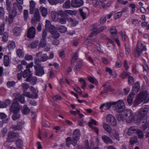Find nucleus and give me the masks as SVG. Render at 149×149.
Wrapping results in <instances>:
<instances>
[{"mask_svg": "<svg viewBox=\"0 0 149 149\" xmlns=\"http://www.w3.org/2000/svg\"><path fill=\"white\" fill-rule=\"evenodd\" d=\"M15 98L13 100L14 102L10 109V111L14 113L12 116V118L14 120H17L20 117V115L18 113L21 107L16 102L17 100H19L22 104L25 102L24 98L23 95H20L19 93H17L15 94Z\"/></svg>", "mask_w": 149, "mask_h": 149, "instance_id": "nucleus-1", "label": "nucleus"}, {"mask_svg": "<svg viewBox=\"0 0 149 149\" xmlns=\"http://www.w3.org/2000/svg\"><path fill=\"white\" fill-rule=\"evenodd\" d=\"M45 27L46 29L51 34L54 38H59L60 36L59 34L56 31H55V26L51 24L49 20H46Z\"/></svg>", "mask_w": 149, "mask_h": 149, "instance_id": "nucleus-2", "label": "nucleus"}, {"mask_svg": "<svg viewBox=\"0 0 149 149\" xmlns=\"http://www.w3.org/2000/svg\"><path fill=\"white\" fill-rule=\"evenodd\" d=\"M73 136L72 139L71 140L70 137H68L66 139V142L67 145H69L71 143L74 146L76 144L80 136V131L79 130L76 129L73 132Z\"/></svg>", "mask_w": 149, "mask_h": 149, "instance_id": "nucleus-3", "label": "nucleus"}, {"mask_svg": "<svg viewBox=\"0 0 149 149\" xmlns=\"http://www.w3.org/2000/svg\"><path fill=\"white\" fill-rule=\"evenodd\" d=\"M143 100H144L146 102L149 101V93L147 94L146 92H144L141 93L138 96L135 102L138 104H139Z\"/></svg>", "mask_w": 149, "mask_h": 149, "instance_id": "nucleus-4", "label": "nucleus"}, {"mask_svg": "<svg viewBox=\"0 0 149 149\" xmlns=\"http://www.w3.org/2000/svg\"><path fill=\"white\" fill-rule=\"evenodd\" d=\"M32 74L30 71L29 69H26L23 73V77L25 78L27 76L28 77L26 78V81H27L31 82L33 84H34L37 79L35 77H33L32 76Z\"/></svg>", "mask_w": 149, "mask_h": 149, "instance_id": "nucleus-5", "label": "nucleus"}, {"mask_svg": "<svg viewBox=\"0 0 149 149\" xmlns=\"http://www.w3.org/2000/svg\"><path fill=\"white\" fill-rule=\"evenodd\" d=\"M39 60H35V63L37 64L34 66L36 70L35 74L37 76H41L44 74V72L43 69V67L39 63Z\"/></svg>", "mask_w": 149, "mask_h": 149, "instance_id": "nucleus-6", "label": "nucleus"}, {"mask_svg": "<svg viewBox=\"0 0 149 149\" xmlns=\"http://www.w3.org/2000/svg\"><path fill=\"white\" fill-rule=\"evenodd\" d=\"M112 104L114 105L116 111L118 112L123 111L125 108V104L122 100H119L117 102H113Z\"/></svg>", "mask_w": 149, "mask_h": 149, "instance_id": "nucleus-7", "label": "nucleus"}, {"mask_svg": "<svg viewBox=\"0 0 149 149\" xmlns=\"http://www.w3.org/2000/svg\"><path fill=\"white\" fill-rule=\"evenodd\" d=\"M146 49V47H143V44L142 42L140 41L138 42L137 46L135 52V56L138 57L142 53L143 50Z\"/></svg>", "mask_w": 149, "mask_h": 149, "instance_id": "nucleus-8", "label": "nucleus"}, {"mask_svg": "<svg viewBox=\"0 0 149 149\" xmlns=\"http://www.w3.org/2000/svg\"><path fill=\"white\" fill-rule=\"evenodd\" d=\"M149 109V106L148 105H146L145 107H143L140 110L139 114L142 116V118L140 119V122H143V118H144L146 119V114L147 112L148 111Z\"/></svg>", "mask_w": 149, "mask_h": 149, "instance_id": "nucleus-9", "label": "nucleus"}, {"mask_svg": "<svg viewBox=\"0 0 149 149\" xmlns=\"http://www.w3.org/2000/svg\"><path fill=\"white\" fill-rule=\"evenodd\" d=\"M31 88L32 91H33V93L31 95H30L29 92L24 91V95L30 98H36L38 97L37 95L38 91L37 89H34L33 87H31Z\"/></svg>", "mask_w": 149, "mask_h": 149, "instance_id": "nucleus-10", "label": "nucleus"}, {"mask_svg": "<svg viewBox=\"0 0 149 149\" xmlns=\"http://www.w3.org/2000/svg\"><path fill=\"white\" fill-rule=\"evenodd\" d=\"M110 32L111 33V37L113 39H114L118 45L119 46H120V43L119 40L118 38H116L114 36L117 34V31L116 28L115 27H113L110 29Z\"/></svg>", "mask_w": 149, "mask_h": 149, "instance_id": "nucleus-11", "label": "nucleus"}, {"mask_svg": "<svg viewBox=\"0 0 149 149\" xmlns=\"http://www.w3.org/2000/svg\"><path fill=\"white\" fill-rule=\"evenodd\" d=\"M124 113L125 114V119L127 121L128 123L131 122L133 120V116L132 113L131 111L130 110H128L125 111Z\"/></svg>", "mask_w": 149, "mask_h": 149, "instance_id": "nucleus-12", "label": "nucleus"}, {"mask_svg": "<svg viewBox=\"0 0 149 149\" xmlns=\"http://www.w3.org/2000/svg\"><path fill=\"white\" fill-rule=\"evenodd\" d=\"M106 120L107 122L112 125H115L117 124L115 118L111 115H107L106 117Z\"/></svg>", "mask_w": 149, "mask_h": 149, "instance_id": "nucleus-13", "label": "nucleus"}, {"mask_svg": "<svg viewBox=\"0 0 149 149\" xmlns=\"http://www.w3.org/2000/svg\"><path fill=\"white\" fill-rule=\"evenodd\" d=\"M83 3V0H72L71 1V6L74 8L79 7L82 6Z\"/></svg>", "mask_w": 149, "mask_h": 149, "instance_id": "nucleus-14", "label": "nucleus"}, {"mask_svg": "<svg viewBox=\"0 0 149 149\" xmlns=\"http://www.w3.org/2000/svg\"><path fill=\"white\" fill-rule=\"evenodd\" d=\"M40 47H44L45 51H49L50 49V45L49 44L46 45L45 39H41L40 43Z\"/></svg>", "mask_w": 149, "mask_h": 149, "instance_id": "nucleus-15", "label": "nucleus"}, {"mask_svg": "<svg viewBox=\"0 0 149 149\" xmlns=\"http://www.w3.org/2000/svg\"><path fill=\"white\" fill-rule=\"evenodd\" d=\"M17 137L16 134L13 132L9 133L7 141L8 142H12L16 141Z\"/></svg>", "mask_w": 149, "mask_h": 149, "instance_id": "nucleus-16", "label": "nucleus"}, {"mask_svg": "<svg viewBox=\"0 0 149 149\" xmlns=\"http://www.w3.org/2000/svg\"><path fill=\"white\" fill-rule=\"evenodd\" d=\"M36 33V29L33 27L29 28L28 30L27 36L30 38H33L35 36Z\"/></svg>", "mask_w": 149, "mask_h": 149, "instance_id": "nucleus-17", "label": "nucleus"}, {"mask_svg": "<svg viewBox=\"0 0 149 149\" xmlns=\"http://www.w3.org/2000/svg\"><path fill=\"white\" fill-rule=\"evenodd\" d=\"M8 22L10 24L13 21V18L16 16L17 13L16 10H14L13 12H9Z\"/></svg>", "mask_w": 149, "mask_h": 149, "instance_id": "nucleus-18", "label": "nucleus"}, {"mask_svg": "<svg viewBox=\"0 0 149 149\" xmlns=\"http://www.w3.org/2000/svg\"><path fill=\"white\" fill-rule=\"evenodd\" d=\"M34 18L32 19V23H33L34 22H39L40 20V17L39 12L38 9H36L35 10L34 14Z\"/></svg>", "mask_w": 149, "mask_h": 149, "instance_id": "nucleus-19", "label": "nucleus"}, {"mask_svg": "<svg viewBox=\"0 0 149 149\" xmlns=\"http://www.w3.org/2000/svg\"><path fill=\"white\" fill-rule=\"evenodd\" d=\"M106 28V27L105 26H103L101 27L100 28V30H98L96 28L92 29V32L90 34V37H92L93 35H95L96 34L98 33L100 31H102L103 30L105 29Z\"/></svg>", "mask_w": 149, "mask_h": 149, "instance_id": "nucleus-20", "label": "nucleus"}, {"mask_svg": "<svg viewBox=\"0 0 149 149\" xmlns=\"http://www.w3.org/2000/svg\"><path fill=\"white\" fill-rule=\"evenodd\" d=\"M92 124H93L95 125H97V122L95 120L93 119H91L88 123L90 127L94 128L95 131L97 133L98 132V129L95 127H93Z\"/></svg>", "mask_w": 149, "mask_h": 149, "instance_id": "nucleus-21", "label": "nucleus"}, {"mask_svg": "<svg viewBox=\"0 0 149 149\" xmlns=\"http://www.w3.org/2000/svg\"><path fill=\"white\" fill-rule=\"evenodd\" d=\"M107 46L108 49L111 50H113L115 48V45L113 41L109 40L107 43Z\"/></svg>", "mask_w": 149, "mask_h": 149, "instance_id": "nucleus-22", "label": "nucleus"}, {"mask_svg": "<svg viewBox=\"0 0 149 149\" xmlns=\"http://www.w3.org/2000/svg\"><path fill=\"white\" fill-rule=\"evenodd\" d=\"M16 45L15 42L13 41L9 42L8 44L7 47L9 51H12L15 49Z\"/></svg>", "mask_w": 149, "mask_h": 149, "instance_id": "nucleus-23", "label": "nucleus"}, {"mask_svg": "<svg viewBox=\"0 0 149 149\" xmlns=\"http://www.w3.org/2000/svg\"><path fill=\"white\" fill-rule=\"evenodd\" d=\"M140 88V85L138 83H136L133 86V88L132 92V94L133 95H135L138 91Z\"/></svg>", "mask_w": 149, "mask_h": 149, "instance_id": "nucleus-24", "label": "nucleus"}, {"mask_svg": "<svg viewBox=\"0 0 149 149\" xmlns=\"http://www.w3.org/2000/svg\"><path fill=\"white\" fill-rule=\"evenodd\" d=\"M38 57H40V61H44L47 60L48 58L47 55L46 54H41L40 53H38L37 55Z\"/></svg>", "mask_w": 149, "mask_h": 149, "instance_id": "nucleus-25", "label": "nucleus"}, {"mask_svg": "<svg viewBox=\"0 0 149 149\" xmlns=\"http://www.w3.org/2000/svg\"><path fill=\"white\" fill-rule=\"evenodd\" d=\"M36 4V3L34 1L31 0L30 1V13L31 14H32L33 13Z\"/></svg>", "mask_w": 149, "mask_h": 149, "instance_id": "nucleus-26", "label": "nucleus"}, {"mask_svg": "<svg viewBox=\"0 0 149 149\" xmlns=\"http://www.w3.org/2000/svg\"><path fill=\"white\" fill-rule=\"evenodd\" d=\"M51 18L53 20L54 22L57 21L58 19V14L57 13L54 11H52L51 12Z\"/></svg>", "mask_w": 149, "mask_h": 149, "instance_id": "nucleus-27", "label": "nucleus"}, {"mask_svg": "<svg viewBox=\"0 0 149 149\" xmlns=\"http://www.w3.org/2000/svg\"><path fill=\"white\" fill-rule=\"evenodd\" d=\"M57 30L61 33H65L67 31V28L64 26H56Z\"/></svg>", "mask_w": 149, "mask_h": 149, "instance_id": "nucleus-28", "label": "nucleus"}, {"mask_svg": "<svg viewBox=\"0 0 149 149\" xmlns=\"http://www.w3.org/2000/svg\"><path fill=\"white\" fill-rule=\"evenodd\" d=\"M16 54L20 58H23L24 56V52L22 49H18L16 50Z\"/></svg>", "mask_w": 149, "mask_h": 149, "instance_id": "nucleus-29", "label": "nucleus"}, {"mask_svg": "<svg viewBox=\"0 0 149 149\" xmlns=\"http://www.w3.org/2000/svg\"><path fill=\"white\" fill-rule=\"evenodd\" d=\"M68 21L72 26H75L77 24L78 22L74 19L71 18L68 19Z\"/></svg>", "mask_w": 149, "mask_h": 149, "instance_id": "nucleus-30", "label": "nucleus"}, {"mask_svg": "<svg viewBox=\"0 0 149 149\" xmlns=\"http://www.w3.org/2000/svg\"><path fill=\"white\" fill-rule=\"evenodd\" d=\"M13 32L15 35L18 36L20 34L21 32V29L19 28L16 27L13 29Z\"/></svg>", "mask_w": 149, "mask_h": 149, "instance_id": "nucleus-31", "label": "nucleus"}, {"mask_svg": "<svg viewBox=\"0 0 149 149\" xmlns=\"http://www.w3.org/2000/svg\"><path fill=\"white\" fill-rule=\"evenodd\" d=\"M102 127L104 129L108 132L109 133H113L112 131H111L110 127L107 124L105 123H103Z\"/></svg>", "mask_w": 149, "mask_h": 149, "instance_id": "nucleus-32", "label": "nucleus"}, {"mask_svg": "<svg viewBox=\"0 0 149 149\" xmlns=\"http://www.w3.org/2000/svg\"><path fill=\"white\" fill-rule=\"evenodd\" d=\"M111 107V105L109 103H107L102 104L100 107V110L103 109L104 110L109 109Z\"/></svg>", "mask_w": 149, "mask_h": 149, "instance_id": "nucleus-33", "label": "nucleus"}, {"mask_svg": "<svg viewBox=\"0 0 149 149\" xmlns=\"http://www.w3.org/2000/svg\"><path fill=\"white\" fill-rule=\"evenodd\" d=\"M40 9L42 16L44 17H46L47 14V9L42 7H41Z\"/></svg>", "mask_w": 149, "mask_h": 149, "instance_id": "nucleus-34", "label": "nucleus"}, {"mask_svg": "<svg viewBox=\"0 0 149 149\" xmlns=\"http://www.w3.org/2000/svg\"><path fill=\"white\" fill-rule=\"evenodd\" d=\"M131 75L132 74L128 72L127 73V75L128 78L129 84L130 85H132L134 83V78Z\"/></svg>", "mask_w": 149, "mask_h": 149, "instance_id": "nucleus-35", "label": "nucleus"}, {"mask_svg": "<svg viewBox=\"0 0 149 149\" xmlns=\"http://www.w3.org/2000/svg\"><path fill=\"white\" fill-rule=\"evenodd\" d=\"M102 139L103 141L106 143H112L111 139L106 135L103 136H102Z\"/></svg>", "mask_w": 149, "mask_h": 149, "instance_id": "nucleus-36", "label": "nucleus"}, {"mask_svg": "<svg viewBox=\"0 0 149 149\" xmlns=\"http://www.w3.org/2000/svg\"><path fill=\"white\" fill-rule=\"evenodd\" d=\"M95 41V39H87L85 42V44L87 45L91 46L93 44L94 42Z\"/></svg>", "mask_w": 149, "mask_h": 149, "instance_id": "nucleus-37", "label": "nucleus"}, {"mask_svg": "<svg viewBox=\"0 0 149 149\" xmlns=\"http://www.w3.org/2000/svg\"><path fill=\"white\" fill-rule=\"evenodd\" d=\"M88 79L89 81L91 83L94 84L95 85H97L98 84V82L97 80L94 77L89 76L88 77Z\"/></svg>", "mask_w": 149, "mask_h": 149, "instance_id": "nucleus-38", "label": "nucleus"}, {"mask_svg": "<svg viewBox=\"0 0 149 149\" xmlns=\"http://www.w3.org/2000/svg\"><path fill=\"white\" fill-rule=\"evenodd\" d=\"M4 63L5 65L7 66L9 63V57L7 55H5L4 57Z\"/></svg>", "mask_w": 149, "mask_h": 149, "instance_id": "nucleus-39", "label": "nucleus"}, {"mask_svg": "<svg viewBox=\"0 0 149 149\" xmlns=\"http://www.w3.org/2000/svg\"><path fill=\"white\" fill-rule=\"evenodd\" d=\"M79 81L82 84V88L84 89L86 86V82L84 79L82 78H79Z\"/></svg>", "mask_w": 149, "mask_h": 149, "instance_id": "nucleus-40", "label": "nucleus"}, {"mask_svg": "<svg viewBox=\"0 0 149 149\" xmlns=\"http://www.w3.org/2000/svg\"><path fill=\"white\" fill-rule=\"evenodd\" d=\"M63 7L64 8H69L70 7V0L66 1L63 5Z\"/></svg>", "mask_w": 149, "mask_h": 149, "instance_id": "nucleus-41", "label": "nucleus"}, {"mask_svg": "<svg viewBox=\"0 0 149 149\" xmlns=\"http://www.w3.org/2000/svg\"><path fill=\"white\" fill-rule=\"evenodd\" d=\"M22 111L23 113L24 114L26 115L29 113L30 110L27 108L26 106L24 105Z\"/></svg>", "mask_w": 149, "mask_h": 149, "instance_id": "nucleus-42", "label": "nucleus"}, {"mask_svg": "<svg viewBox=\"0 0 149 149\" xmlns=\"http://www.w3.org/2000/svg\"><path fill=\"white\" fill-rule=\"evenodd\" d=\"M68 18L62 17L58 19V22L61 24H65L66 23V20L68 21Z\"/></svg>", "mask_w": 149, "mask_h": 149, "instance_id": "nucleus-43", "label": "nucleus"}, {"mask_svg": "<svg viewBox=\"0 0 149 149\" xmlns=\"http://www.w3.org/2000/svg\"><path fill=\"white\" fill-rule=\"evenodd\" d=\"M134 96L132 94V93L129 95V96L127 99V102L129 104H132L133 101V99Z\"/></svg>", "mask_w": 149, "mask_h": 149, "instance_id": "nucleus-44", "label": "nucleus"}, {"mask_svg": "<svg viewBox=\"0 0 149 149\" xmlns=\"http://www.w3.org/2000/svg\"><path fill=\"white\" fill-rule=\"evenodd\" d=\"M4 11L2 7H0V18L3 20L4 19Z\"/></svg>", "mask_w": 149, "mask_h": 149, "instance_id": "nucleus-45", "label": "nucleus"}, {"mask_svg": "<svg viewBox=\"0 0 149 149\" xmlns=\"http://www.w3.org/2000/svg\"><path fill=\"white\" fill-rule=\"evenodd\" d=\"M120 34L122 37V40L123 41H125L128 39L127 36L124 32H121Z\"/></svg>", "mask_w": 149, "mask_h": 149, "instance_id": "nucleus-46", "label": "nucleus"}, {"mask_svg": "<svg viewBox=\"0 0 149 149\" xmlns=\"http://www.w3.org/2000/svg\"><path fill=\"white\" fill-rule=\"evenodd\" d=\"M122 12V14L123 15H126L127 16L128 15L129 9L128 8H125L123 9V10L120 11Z\"/></svg>", "mask_w": 149, "mask_h": 149, "instance_id": "nucleus-47", "label": "nucleus"}, {"mask_svg": "<svg viewBox=\"0 0 149 149\" xmlns=\"http://www.w3.org/2000/svg\"><path fill=\"white\" fill-rule=\"evenodd\" d=\"M136 130L135 128L134 127H131L128 130V133L129 135L134 133L136 132Z\"/></svg>", "mask_w": 149, "mask_h": 149, "instance_id": "nucleus-48", "label": "nucleus"}, {"mask_svg": "<svg viewBox=\"0 0 149 149\" xmlns=\"http://www.w3.org/2000/svg\"><path fill=\"white\" fill-rule=\"evenodd\" d=\"M106 16L105 15H103L101 17L100 19V23L102 24H104L106 22Z\"/></svg>", "mask_w": 149, "mask_h": 149, "instance_id": "nucleus-49", "label": "nucleus"}, {"mask_svg": "<svg viewBox=\"0 0 149 149\" xmlns=\"http://www.w3.org/2000/svg\"><path fill=\"white\" fill-rule=\"evenodd\" d=\"M24 59L26 61H31L33 59V58L31 55L27 54L24 56Z\"/></svg>", "mask_w": 149, "mask_h": 149, "instance_id": "nucleus-50", "label": "nucleus"}, {"mask_svg": "<svg viewBox=\"0 0 149 149\" xmlns=\"http://www.w3.org/2000/svg\"><path fill=\"white\" fill-rule=\"evenodd\" d=\"M15 83L14 81H8L7 82V85L8 87H10L15 85Z\"/></svg>", "mask_w": 149, "mask_h": 149, "instance_id": "nucleus-51", "label": "nucleus"}, {"mask_svg": "<svg viewBox=\"0 0 149 149\" xmlns=\"http://www.w3.org/2000/svg\"><path fill=\"white\" fill-rule=\"evenodd\" d=\"M122 14V12L120 11L118 12L115 14L114 18L115 19H117L120 17Z\"/></svg>", "mask_w": 149, "mask_h": 149, "instance_id": "nucleus-52", "label": "nucleus"}, {"mask_svg": "<svg viewBox=\"0 0 149 149\" xmlns=\"http://www.w3.org/2000/svg\"><path fill=\"white\" fill-rule=\"evenodd\" d=\"M22 89L24 90H26L28 88L29 85L26 83H24L22 84Z\"/></svg>", "mask_w": 149, "mask_h": 149, "instance_id": "nucleus-53", "label": "nucleus"}, {"mask_svg": "<svg viewBox=\"0 0 149 149\" xmlns=\"http://www.w3.org/2000/svg\"><path fill=\"white\" fill-rule=\"evenodd\" d=\"M7 5V9L8 11H10V5L11 2L9 1V0H6V1Z\"/></svg>", "mask_w": 149, "mask_h": 149, "instance_id": "nucleus-54", "label": "nucleus"}, {"mask_svg": "<svg viewBox=\"0 0 149 149\" xmlns=\"http://www.w3.org/2000/svg\"><path fill=\"white\" fill-rule=\"evenodd\" d=\"M65 13L71 15H74L76 14L74 11L70 10H66L65 11Z\"/></svg>", "mask_w": 149, "mask_h": 149, "instance_id": "nucleus-55", "label": "nucleus"}, {"mask_svg": "<svg viewBox=\"0 0 149 149\" xmlns=\"http://www.w3.org/2000/svg\"><path fill=\"white\" fill-rule=\"evenodd\" d=\"M29 12L27 10H24V15L25 19L26 20L28 16Z\"/></svg>", "mask_w": 149, "mask_h": 149, "instance_id": "nucleus-56", "label": "nucleus"}, {"mask_svg": "<svg viewBox=\"0 0 149 149\" xmlns=\"http://www.w3.org/2000/svg\"><path fill=\"white\" fill-rule=\"evenodd\" d=\"M38 41H35L32 42L30 45L29 47L32 48H34L36 47L38 44Z\"/></svg>", "mask_w": 149, "mask_h": 149, "instance_id": "nucleus-57", "label": "nucleus"}, {"mask_svg": "<svg viewBox=\"0 0 149 149\" xmlns=\"http://www.w3.org/2000/svg\"><path fill=\"white\" fill-rule=\"evenodd\" d=\"M73 89L79 94H82V93L81 91V90L79 87H73Z\"/></svg>", "mask_w": 149, "mask_h": 149, "instance_id": "nucleus-58", "label": "nucleus"}, {"mask_svg": "<svg viewBox=\"0 0 149 149\" xmlns=\"http://www.w3.org/2000/svg\"><path fill=\"white\" fill-rule=\"evenodd\" d=\"M49 3L51 5L55 4L58 3V0H48Z\"/></svg>", "mask_w": 149, "mask_h": 149, "instance_id": "nucleus-59", "label": "nucleus"}, {"mask_svg": "<svg viewBox=\"0 0 149 149\" xmlns=\"http://www.w3.org/2000/svg\"><path fill=\"white\" fill-rule=\"evenodd\" d=\"M137 141V138L135 137L131 138L130 140V143L132 144H134L136 143Z\"/></svg>", "mask_w": 149, "mask_h": 149, "instance_id": "nucleus-60", "label": "nucleus"}, {"mask_svg": "<svg viewBox=\"0 0 149 149\" xmlns=\"http://www.w3.org/2000/svg\"><path fill=\"white\" fill-rule=\"evenodd\" d=\"M130 6L132 7V11L133 13L135 11V5L134 3H131L130 4Z\"/></svg>", "mask_w": 149, "mask_h": 149, "instance_id": "nucleus-61", "label": "nucleus"}, {"mask_svg": "<svg viewBox=\"0 0 149 149\" xmlns=\"http://www.w3.org/2000/svg\"><path fill=\"white\" fill-rule=\"evenodd\" d=\"M8 34L7 33H4L2 38L3 40V41L6 42L8 38Z\"/></svg>", "mask_w": 149, "mask_h": 149, "instance_id": "nucleus-62", "label": "nucleus"}, {"mask_svg": "<svg viewBox=\"0 0 149 149\" xmlns=\"http://www.w3.org/2000/svg\"><path fill=\"white\" fill-rule=\"evenodd\" d=\"M5 24H3L0 26V34L2 35L4 31V27Z\"/></svg>", "mask_w": 149, "mask_h": 149, "instance_id": "nucleus-63", "label": "nucleus"}, {"mask_svg": "<svg viewBox=\"0 0 149 149\" xmlns=\"http://www.w3.org/2000/svg\"><path fill=\"white\" fill-rule=\"evenodd\" d=\"M125 51L126 54L127 55H129L130 52V49L129 47L128 46H125Z\"/></svg>", "mask_w": 149, "mask_h": 149, "instance_id": "nucleus-64", "label": "nucleus"}]
</instances>
